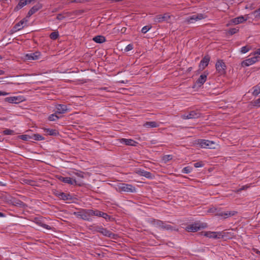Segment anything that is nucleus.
Segmentation results:
<instances>
[{
    "label": "nucleus",
    "instance_id": "obj_19",
    "mask_svg": "<svg viewBox=\"0 0 260 260\" xmlns=\"http://www.w3.org/2000/svg\"><path fill=\"white\" fill-rule=\"evenodd\" d=\"M57 113L59 114L64 113L68 110L67 106L64 105H58L56 106Z\"/></svg>",
    "mask_w": 260,
    "mask_h": 260
},
{
    "label": "nucleus",
    "instance_id": "obj_55",
    "mask_svg": "<svg viewBox=\"0 0 260 260\" xmlns=\"http://www.w3.org/2000/svg\"><path fill=\"white\" fill-rule=\"evenodd\" d=\"M256 54L260 55V49H257V50H256V51H255V52L254 53V55H256Z\"/></svg>",
    "mask_w": 260,
    "mask_h": 260
},
{
    "label": "nucleus",
    "instance_id": "obj_53",
    "mask_svg": "<svg viewBox=\"0 0 260 260\" xmlns=\"http://www.w3.org/2000/svg\"><path fill=\"white\" fill-rule=\"evenodd\" d=\"M224 212H220V213H218L216 214V215H217V216H222L224 217Z\"/></svg>",
    "mask_w": 260,
    "mask_h": 260
},
{
    "label": "nucleus",
    "instance_id": "obj_11",
    "mask_svg": "<svg viewBox=\"0 0 260 260\" xmlns=\"http://www.w3.org/2000/svg\"><path fill=\"white\" fill-rule=\"evenodd\" d=\"M203 18H204V17L202 14L193 15L187 18L186 21L188 23H193Z\"/></svg>",
    "mask_w": 260,
    "mask_h": 260
},
{
    "label": "nucleus",
    "instance_id": "obj_34",
    "mask_svg": "<svg viewBox=\"0 0 260 260\" xmlns=\"http://www.w3.org/2000/svg\"><path fill=\"white\" fill-rule=\"evenodd\" d=\"M3 133L5 135H13L14 132L11 129H7L3 131Z\"/></svg>",
    "mask_w": 260,
    "mask_h": 260
},
{
    "label": "nucleus",
    "instance_id": "obj_58",
    "mask_svg": "<svg viewBox=\"0 0 260 260\" xmlns=\"http://www.w3.org/2000/svg\"><path fill=\"white\" fill-rule=\"evenodd\" d=\"M253 250L254 252H255V253H258V254H260V251L259 250H258L257 249H253Z\"/></svg>",
    "mask_w": 260,
    "mask_h": 260
},
{
    "label": "nucleus",
    "instance_id": "obj_7",
    "mask_svg": "<svg viewBox=\"0 0 260 260\" xmlns=\"http://www.w3.org/2000/svg\"><path fill=\"white\" fill-rule=\"evenodd\" d=\"M216 69L219 75H224L226 72V66L222 60H217L216 65Z\"/></svg>",
    "mask_w": 260,
    "mask_h": 260
},
{
    "label": "nucleus",
    "instance_id": "obj_32",
    "mask_svg": "<svg viewBox=\"0 0 260 260\" xmlns=\"http://www.w3.org/2000/svg\"><path fill=\"white\" fill-rule=\"evenodd\" d=\"M58 33L56 31L52 32L50 35V38L53 40H56L58 38Z\"/></svg>",
    "mask_w": 260,
    "mask_h": 260
},
{
    "label": "nucleus",
    "instance_id": "obj_48",
    "mask_svg": "<svg viewBox=\"0 0 260 260\" xmlns=\"http://www.w3.org/2000/svg\"><path fill=\"white\" fill-rule=\"evenodd\" d=\"M161 227L167 230H170L171 229V226L169 225H164V223H161Z\"/></svg>",
    "mask_w": 260,
    "mask_h": 260
},
{
    "label": "nucleus",
    "instance_id": "obj_21",
    "mask_svg": "<svg viewBox=\"0 0 260 260\" xmlns=\"http://www.w3.org/2000/svg\"><path fill=\"white\" fill-rule=\"evenodd\" d=\"M44 131L48 135L50 136H57L58 135V132L55 129L50 128H44Z\"/></svg>",
    "mask_w": 260,
    "mask_h": 260
},
{
    "label": "nucleus",
    "instance_id": "obj_44",
    "mask_svg": "<svg viewBox=\"0 0 260 260\" xmlns=\"http://www.w3.org/2000/svg\"><path fill=\"white\" fill-rule=\"evenodd\" d=\"M217 211V208L215 207H212L208 210V213H215Z\"/></svg>",
    "mask_w": 260,
    "mask_h": 260
},
{
    "label": "nucleus",
    "instance_id": "obj_4",
    "mask_svg": "<svg viewBox=\"0 0 260 260\" xmlns=\"http://www.w3.org/2000/svg\"><path fill=\"white\" fill-rule=\"evenodd\" d=\"M172 17V16L170 15L169 13H165L164 14H159L156 15L154 18V22L155 23H161L162 22L166 21L167 22H170V19Z\"/></svg>",
    "mask_w": 260,
    "mask_h": 260
},
{
    "label": "nucleus",
    "instance_id": "obj_38",
    "mask_svg": "<svg viewBox=\"0 0 260 260\" xmlns=\"http://www.w3.org/2000/svg\"><path fill=\"white\" fill-rule=\"evenodd\" d=\"M191 169L188 167H185L183 169V172L186 174L189 173L190 172Z\"/></svg>",
    "mask_w": 260,
    "mask_h": 260
},
{
    "label": "nucleus",
    "instance_id": "obj_52",
    "mask_svg": "<svg viewBox=\"0 0 260 260\" xmlns=\"http://www.w3.org/2000/svg\"><path fill=\"white\" fill-rule=\"evenodd\" d=\"M248 188V186H243L242 188H240L239 189H238L237 190V192H239L240 191H241L242 190H244V189H246Z\"/></svg>",
    "mask_w": 260,
    "mask_h": 260
},
{
    "label": "nucleus",
    "instance_id": "obj_30",
    "mask_svg": "<svg viewBox=\"0 0 260 260\" xmlns=\"http://www.w3.org/2000/svg\"><path fill=\"white\" fill-rule=\"evenodd\" d=\"M32 138L35 140H44V138L43 136H42L41 135L38 134H34L32 136Z\"/></svg>",
    "mask_w": 260,
    "mask_h": 260
},
{
    "label": "nucleus",
    "instance_id": "obj_17",
    "mask_svg": "<svg viewBox=\"0 0 260 260\" xmlns=\"http://www.w3.org/2000/svg\"><path fill=\"white\" fill-rule=\"evenodd\" d=\"M200 117V114L195 111H191L187 115H183L184 119L196 118Z\"/></svg>",
    "mask_w": 260,
    "mask_h": 260
},
{
    "label": "nucleus",
    "instance_id": "obj_26",
    "mask_svg": "<svg viewBox=\"0 0 260 260\" xmlns=\"http://www.w3.org/2000/svg\"><path fill=\"white\" fill-rule=\"evenodd\" d=\"M237 212L235 211H227L224 212V218H226L228 217L234 216L237 214Z\"/></svg>",
    "mask_w": 260,
    "mask_h": 260
},
{
    "label": "nucleus",
    "instance_id": "obj_43",
    "mask_svg": "<svg viewBox=\"0 0 260 260\" xmlns=\"http://www.w3.org/2000/svg\"><path fill=\"white\" fill-rule=\"evenodd\" d=\"M194 166L196 168L202 167L203 166V164L202 163V162H198L194 164Z\"/></svg>",
    "mask_w": 260,
    "mask_h": 260
},
{
    "label": "nucleus",
    "instance_id": "obj_15",
    "mask_svg": "<svg viewBox=\"0 0 260 260\" xmlns=\"http://www.w3.org/2000/svg\"><path fill=\"white\" fill-rule=\"evenodd\" d=\"M59 180L64 183H68L71 185L77 184V182L75 179H74L71 177H60Z\"/></svg>",
    "mask_w": 260,
    "mask_h": 260
},
{
    "label": "nucleus",
    "instance_id": "obj_14",
    "mask_svg": "<svg viewBox=\"0 0 260 260\" xmlns=\"http://www.w3.org/2000/svg\"><path fill=\"white\" fill-rule=\"evenodd\" d=\"M42 7V4L38 3L36 5L32 7L28 11L27 15L26 16V17H29L30 16H31L32 14L35 13L36 12H37L38 10H39L40 9H41Z\"/></svg>",
    "mask_w": 260,
    "mask_h": 260
},
{
    "label": "nucleus",
    "instance_id": "obj_13",
    "mask_svg": "<svg viewBox=\"0 0 260 260\" xmlns=\"http://www.w3.org/2000/svg\"><path fill=\"white\" fill-rule=\"evenodd\" d=\"M207 75L208 74L206 73L201 75L198 79L197 80L196 85H197L199 87L201 86L206 82Z\"/></svg>",
    "mask_w": 260,
    "mask_h": 260
},
{
    "label": "nucleus",
    "instance_id": "obj_8",
    "mask_svg": "<svg viewBox=\"0 0 260 260\" xmlns=\"http://www.w3.org/2000/svg\"><path fill=\"white\" fill-rule=\"evenodd\" d=\"M95 231L101 233L103 235L111 238L112 239H116L115 237L117 236L111 232L109 231L106 229L102 228V226H97L95 228Z\"/></svg>",
    "mask_w": 260,
    "mask_h": 260
},
{
    "label": "nucleus",
    "instance_id": "obj_41",
    "mask_svg": "<svg viewBox=\"0 0 260 260\" xmlns=\"http://www.w3.org/2000/svg\"><path fill=\"white\" fill-rule=\"evenodd\" d=\"M133 48V45L131 44L128 45L125 48L124 50L126 52L132 50Z\"/></svg>",
    "mask_w": 260,
    "mask_h": 260
},
{
    "label": "nucleus",
    "instance_id": "obj_3",
    "mask_svg": "<svg viewBox=\"0 0 260 260\" xmlns=\"http://www.w3.org/2000/svg\"><path fill=\"white\" fill-rule=\"evenodd\" d=\"M198 144L202 148L209 149H215L216 145L214 141L205 140H199Z\"/></svg>",
    "mask_w": 260,
    "mask_h": 260
},
{
    "label": "nucleus",
    "instance_id": "obj_59",
    "mask_svg": "<svg viewBox=\"0 0 260 260\" xmlns=\"http://www.w3.org/2000/svg\"><path fill=\"white\" fill-rule=\"evenodd\" d=\"M24 1L26 3V5L30 4L31 2V0H24Z\"/></svg>",
    "mask_w": 260,
    "mask_h": 260
},
{
    "label": "nucleus",
    "instance_id": "obj_16",
    "mask_svg": "<svg viewBox=\"0 0 260 260\" xmlns=\"http://www.w3.org/2000/svg\"><path fill=\"white\" fill-rule=\"evenodd\" d=\"M210 57L209 56H205L203 59L201 61V62L199 65L200 69L201 70H203L206 67L209 62Z\"/></svg>",
    "mask_w": 260,
    "mask_h": 260
},
{
    "label": "nucleus",
    "instance_id": "obj_5",
    "mask_svg": "<svg viewBox=\"0 0 260 260\" xmlns=\"http://www.w3.org/2000/svg\"><path fill=\"white\" fill-rule=\"evenodd\" d=\"M117 189L119 191L129 192H136V188L133 185L128 184L120 183L117 186Z\"/></svg>",
    "mask_w": 260,
    "mask_h": 260
},
{
    "label": "nucleus",
    "instance_id": "obj_31",
    "mask_svg": "<svg viewBox=\"0 0 260 260\" xmlns=\"http://www.w3.org/2000/svg\"><path fill=\"white\" fill-rule=\"evenodd\" d=\"M17 98L16 97H8L5 99L6 101L10 103H16Z\"/></svg>",
    "mask_w": 260,
    "mask_h": 260
},
{
    "label": "nucleus",
    "instance_id": "obj_25",
    "mask_svg": "<svg viewBox=\"0 0 260 260\" xmlns=\"http://www.w3.org/2000/svg\"><path fill=\"white\" fill-rule=\"evenodd\" d=\"M89 211L92 212V213H90V218L92 216H96L100 217L102 214V212L99 211L98 210H89Z\"/></svg>",
    "mask_w": 260,
    "mask_h": 260
},
{
    "label": "nucleus",
    "instance_id": "obj_28",
    "mask_svg": "<svg viewBox=\"0 0 260 260\" xmlns=\"http://www.w3.org/2000/svg\"><path fill=\"white\" fill-rule=\"evenodd\" d=\"M25 5H26V3L24 2V1L20 0V2H19L18 5L15 7V10H18Z\"/></svg>",
    "mask_w": 260,
    "mask_h": 260
},
{
    "label": "nucleus",
    "instance_id": "obj_56",
    "mask_svg": "<svg viewBox=\"0 0 260 260\" xmlns=\"http://www.w3.org/2000/svg\"><path fill=\"white\" fill-rule=\"evenodd\" d=\"M8 94V93L6 92H3V91H0V95H6Z\"/></svg>",
    "mask_w": 260,
    "mask_h": 260
},
{
    "label": "nucleus",
    "instance_id": "obj_33",
    "mask_svg": "<svg viewBox=\"0 0 260 260\" xmlns=\"http://www.w3.org/2000/svg\"><path fill=\"white\" fill-rule=\"evenodd\" d=\"M58 118L59 117L55 114H51L49 117V119L50 121H55L56 119H58Z\"/></svg>",
    "mask_w": 260,
    "mask_h": 260
},
{
    "label": "nucleus",
    "instance_id": "obj_18",
    "mask_svg": "<svg viewBox=\"0 0 260 260\" xmlns=\"http://www.w3.org/2000/svg\"><path fill=\"white\" fill-rule=\"evenodd\" d=\"M27 21L26 18L23 19L15 25V28L17 30L21 29L24 27L23 24H26Z\"/></svg>",
    "mask_w": 260,
    "mask_h": 260
},
{
    "label": "nucleus",
    "instance_id": "obj_1",
    "mask_svg": "<svg viewBox=\"0 0 260 260\" xmlns=\"http://www.w3.org/2000/svg\"><path fill=\"white\" fill-rule=\"evenodd\" d=\"M207 227V224L206 223L197 222L188 225L186 227L185 230L189 232H196Z\"/></svg>",
    "mask_w": 260,
    "mask_h": 260
},
{
    "label": "nucleus",
    "instance_id": "obj_50",
    "mask_svg": "<svg viewBox=\"0 0 260 260\" xmlns=\"http://www.w3.org/2000/svg\"><path fill=\"white\" fill-rule=\"evenodd\" d=\"M21 138L23 140H27L28 139V136L27 135H22L21 136Z\"/></svg>",
    "mask_w": 260,
    "mask_h": 260
},
{
    "label": "nucleus",
    "instance_id": "obj_23",
    "mask_svg": "<svg viewBox=\"0 0 260 260\" xmlns=\"http://www.w3.org/2000/svg\"><path fill=\"white\" fill-rule=\"evenodd\" d=\"M143 126L146 127H156L158 126V125L155 121H148L143 124Z\"/></svg>",
    "mask_w": 260,
    "mask_h": 260
},
{
    "label": "nucleus",
    "instance_id": "obj_35",
    "mask_svg": "<svg viewBox=\"0 0 260 260\" xmlns=\"http://www.w3.org/2000/svg\"><path fill=\"white\" fill-rule=\"evenodd\" d=\"M150 28L151 27L149 26H145L142 28L141 31L143 34H145L150 29Z\"/></svg>",
    "mask_w": 260,
    "mask_h": 260
},
{
    "label": "nucleus",
    "instance_id": "obj_61",
    "mask_svg": "<svg viewBox=\"0 0 260 260\" xmlns=\"http://www.w3.org/2000/svg\"><path fill=\"white\" fill-rule=\"evenodd\" d=\"M4 216V215L2 213L0 212V217H3Z\"/></svg>",
    "mask_w": 260,
    "mask_h": 260
},
{
    "label": "nucleus",
    "instance_id": "obj_42",
    "mask_svg": "<svg viewBox=\"0 0 260 260\" xmlns=\"http://www.w3.org/2000/svg\"><path fill=\"white\" fill-rule=\"evenodd\" d=\"M255 17L260 18V8L254 12Z\"/></svg>",
    "mask_w": 260,
    "mask_h": 260
},
{
    "label": "nucleus",
    "instance_id": "obj_9",
    "mask_svg": "<svg viewBox=\"0 0 260 260\" xmlns=\"http://www.w3.org/2000/svg\"><path fill=\"white\" fill-rule=\"evenodd\" d=\"M41 53L39 52H31L25 55V59L28 60H37L39 58Z\"/></svg>",
    "mask_w": 260,
    "mask_h": 260
},
{
    "label": "nucleus",
    "instance_id": "obj_60",
    "mask_svg": "<svg viewBox=\"0 0 260 260\" xmlns=\"http://www.w3.org/2000/svg\"><path fill=\"white\" fill-rule=\"evenodd\" d=\"M5 73V72L2 70H0V75H4Z\"/></svg>",
    "mask_w": 260,
    "mask_h": 260
},
{
    "label": "nucleus",
    "instance_id": "obj_2",
    "mask_svg": "<svg viewBox=\"0 0 260 260\" xmlns=\"http://www.w3.org/2000/svg\"><path fill=\"white\" fill-rule=\"evenodd\" d=\"M89 210L82 209L78 212H75L74 214L78 218H80L84 220L89 221L91 220L90 218Z\"/></svg>",
    "mask_w": 260,
    "mask_h": 260
},
{
    "label": "nucleus",
    "instance_id": "obj_36",
    "mask_svg": "<svg viewBox=\"0 0 260 260\" xmlns=\"http://www.w3.org/2000/svg\"><path fill=\"white\" fill-rule=\"evenodd\" d=\"M172 159V156L171 155H165L163 157V160L166 162H167L168 161L171 160Z\"/></svg>",
    "mask_w": 260,
    "mask_h": 260
},
{
    "label": "nucleus",
    "instance_id": "obj_46",
    "mask_svg": "<svg viewBox=\"0 0 260 260\" xmlns=\"http://www.w3.org/2000/svg\"><path fill=\"white\" fill-rule=\"evenodd\" d=\"M41 226L47 229V230H51V228L49 225L46 224L45 223H43L42 224H41Z\"/></svg>",
    "mask_w": 260,
    "mask_h": 260
},
{
    "label": "nucleus",
    "instance_id": "obj_39",
    "mask_svg": "<svg viewBox=\"0 0 260 260\" xmlns=\"http://www.w3.org/2000/svg\"><path fill=\"white\" fill-rule=\"evenodd\" d=\"M249 48H248L246 46H244L241 48V52L242 53H245L249 51Z\"/></svg>",
    "mask_w": 260,
    "mask_h": 260
},
{
    "label": "nucleus",
    "instance_id": "obj_12",
    "mask_svg": "<svg viewBox=\"0 0 260 260\" xmlns=\"http://www.w3.org/2000/svg\"><path fill=\"white\" fill-rule=\"evenodd\" d=\"M257 61V57L255 56L250 58L247 59L243 61L241 63L242 67H247L250 66Z\"/></svg>",
    "mask_w": 260,
    "mask_h": 260
},
{
    "label": "nucleus",
    "instance_id": "obj_49",
    "mask_svg": "<svg viewBox=\"0 0 260 260\" xmlns=\"http://www.w3.org/2000/svg\"><path fill=\"white\" fill-rule=\"evenodd\" d=\"M35 220L36 223L40 226H41V224H42L43 223L41 222V221L40 220H39L36 218Z\"/></svg>",
    "mask_w": 260,
    "mask_h": 260
},
{
    "label": "nucleus",
    "instance_id": "obj_54",
    "mask_svg": "<svg viewBox=\"0 0 260 260\" xmlns=\"http://www.w3.org/2000/svg\"><path fill=\"white\" fill-rule=\"evenodd\" d=\"M63 16L61 15V14H59L58 15V16H57L56 18L58 19V20H61L62 18H63Z\"/></svg>",
    "mask_w": 260,
    "mask_h": 260
},
{
    "label": "nucleus",
    "instance_id": "obj_40",
    "mask_svg": "<svg viewBox=\"0 0 260 260\" xmlns=\"http://www.w3.org/2000/svg\"><path fill=\"white\" fill-rule=\"evenodd\" d=\"M253 105L256 107H260V98L254 101Z\"/></svg>",
    "mask_w": 260,
    "mask_h": 260
},
{
    "label": "nucleus",
    "instance_id": "obj_57",
    "mask_svg": "<svg viewBox=\"0 0 260 260\" xmlns=\"http://www.w3.org/2000/svg\"><path fill=\"white\" fill-rule=\"evenodd\" d=\"M22 204V202H21L20 201H18L16 203L15 205H16V206H21Z\"/></svg>",
    "mask_w": 260,
    "mask_h": 260
},
{
    "label": "nucleus",
    "instance_id": "obj_10",
    "mask_svg": "<svg viewBox=\"0 0 260 260\" xmlns=\"http://www.w3.org/2000/svg\"><path fill=\"white\" fill-rule=\"evenodd\" d=\"M136 173L140 176H144L149 179H152L154 177V176L152 175L151 173H150L149 172L146 171L144 170H138L136 171Z\"/></svg>",
    "mask_w": 260,
    "mask_h": 260
},
{
    "label": "nucleus",
    "instance_id": "obj_27",
    "mask_svg": "<svg viewBox=\"0 0 260 260\" xmlns=\"http://www.w3.org/2000/svg\"><path fill=\"white\" fill-rule=\"evenodd\" d=\"M253 89L254 90L252 92L253 95L256 96L260 93V84L254 86L253 87Z\"/></svg>",
    "mask_w": 260,
    "mask_h": 260
},
{
    "label": "nucleus",
    "instance_id": "obj_45",
    "mask_svg": "<svg viewBox=\"0 0 260 260\" xmlns=\"http://www.w3.org/2000/svg\"><path fill=\"white\" fill-rule=\"evenodd\" d=\"M238 29L236 28H232L229 30V33L231 35H233L238 31Z\"/></svg>",
    "mask_w": 260,
    "mask_h": 260
},
{
    "label": "nucleus",
    "instance_id": "obj_20",
    "mask_svg": "<svg viewBox=\"0 0 260 260\" xmlns=\"http://www.w3.org/2000/svg\"><path fill=\"white\" fill-rule=\"evenodd\" d=\"M121 142H124L126 145L136 146L137 143L132 139H122Z\"/></svg>",
    "mask_w": 260,
    "mask_h": 260
},
{
    "label": "nucleus",
    "instance_id": "obj_51",
    "mask_svg": "<svg viewBox=\"0 0 260 260\" xmlns=\"http://www.w3.org/2000/svg\"><path fill=\"white\" fill-rule=\"evenodd\" d=\"M76 175L81 178H83V174L82 173H76Z\"/></svg>",
    "mask_w": 260,
    "mask_h": 260
},
{
    "label": "nucleus",
    "instance_id": "obj_29",
    "mask_svg": "<svg viewBox=\"0 0 260 260\" xmlns=\"http://www.w3.org/2000/svg\"><path fill=\"white\" fill-rule=\"evenodd\" d=\"M58 197L62 200H68L70 199V196L67 194H65L63 192H60L58 194Z\"/></svg>",
    "mask_w": 260,
    "mask_h": 260
},
{
    "label": "nucleus",
    "instance_id": "obj_24",
    "mask_svg": "<svg viewBox=\"0 0 260 260\" xmlns=\"http://www.w3.org/2000/svg\"><path fill=\"white\" fill-rule=\"evenodd\" d=\"M93 40L98 43H102L105 42L106 39L104 36H97L94 37L93 38Z\"/></svg>",
    "mask_w": 260,
    "mask_h": 260
},
{
    "label": "nucleus",
    "instance_id": "obj_22",
    "mask_svg": "<svg viewBox=\"0 0 260 260\" xmlns=\"http://www.w3.org/2000/svg\"><path fill=\"white\" fill-rule=\"evenodd\" d=\"M246 20L243 16H240L236 18L233 19L231 21L235 24H238L240 23H242Z\"/></svg>",
    "mask_w": 260,
    "mask_h": 260
},
{
    "label": "nucleus",
    "instance_id": "obj_37",
    "mask_svg": "<svg viewBox=\"0 0 260 260\" xmlns=\"http://www.w3.org/2000/svg\"><path fill=\"white\" fill-rule=\"evenodd\" d=\"M89 0H71V3H83L88 2Z\"/></svg>",
    "mask_w": 260,
    "mask_h": 260
},
{
    "label": "nucleus",
    "instance_id": "obj_47",
    "mask_svg": "<svg viewBox=\"0 0 260 260\" xmlns=\"http://www.w3.org/2000/svg\"><path fill=\"white\" fill-rule=\"evenodd\" d=\"M100 217H102L105 219H107L109 217V216L107 214L102 212Z\"/></svg>",
    "mask_w": 260,
    "mask_h": 260
},
{
    "label": "nucleus",
    "instance_id": "obj_6",
    "mask_svg": "<svg viewBox=\"0 0 260 260\" xmlns=\"http://www.w3.org/2000/svg\"><path fill=\"white\" fill-rule=\"evenodd\" d=\"M202 235L209 238H213L215 239H218L222 238L223 235L222 232H203Z\"/></svg>",
    "mask_w": 260,
    "mask_h": 260
}]
</instances>
